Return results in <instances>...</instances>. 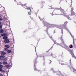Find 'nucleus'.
I'll return each instance as SVG.
<instances>
[{"label":"nucleus","instance_id":"obj_38","mask_svg":"<svg viewBox=\"0 0 76 76\" xmlns=\"http://www.w3.org/2000/svg\"><path fill=\"white\" fill-rule=\"evenodd\" d=\"M43 64L44 65H45V63H44Z\"/></svg>","mask_w":76,"mask_h":76},{"label":"nucleus","instance_id":"obj_27","mask_svg":"<svg viewBox=\"0 0 76 76\" xmlns=\"http://www.w3.org/2000/svg\"><path fill=\"white\" fill-rule=\"evenodd\" d=\"M28 14L29 15H31V12H28Z\"/></svg>","mask_w":76,"mask_h":76},{"label":"nucleus","instance_id":"obj_18","mask_svg":"<svg viewBox=\"0 0 76 76\" xmlns=\"http://www.w3.org/2000/svg\"><path fill=\"white\" fill-rule=\"evenodd\" d=\"M69 47L70 48H73V45H70L69 46Z\"/></svg>","mask_w":76,"mask_h":76},{"label":"nucleus","instance_id":"obj_22","mask_svg":"<svg viewBox=\"0 0 76 76\" xmlns=\"http://www.w3.org/2000/svg\"><path fill=\"white\" fill-rule=\"evenodd\" d=\"M73 10H74V8L72 7L71 8V12L73 11Z\"/></svg>","mask_w":76,"mask_h":76},{"label":"nucleus","instance_id":"obj_34","mask_svg":"<svg viewBox=\"0 0 76 76\" xmlns=\"http://www.w3.org/2000/svg\"><path fill=\"white\" fill-rule=\"evenodd\" d=\"M0 25H1V22H0Z\"/></svg>","mask_w":76,"mask_h":76},{"label":"nucleus","instance_id":"obj_45","mask_svg":"<svg viewBox=\"0 0 76 76\" xmlns=\"http://www.w3.org/2000/svg\"><path fill=\"white\" fill-rule=\"evenodd\" d=\"M0 38H1V36H0Z\"/></svg>","mask_w":76,"mask_h":76},{"label":"nucleus","instance_id":"obj_4","mask_svg":"<svg viewBox=\"0 0 76 76\" xmlns=\"http://www.w3.org/2000/svg\"><path fill=\"white\" fill-rule=\"evenodd\" d=\"M72 37L73 38V44H74V47H75V48H76V45L75 43V38H74V37L73 36H72Z\"/></svg>","mask_w":76,"mask_h":76},{"label":"nucleus","instance_id":"obj_13","mask_svg":"<svg viewBox=\"0 0 76 76\" xmlns=\"http://www.w3.org/2000/svg\"><path fill=\"white\" fill-rule=\"evenodd\" d=\"M4 47H6V48H10V46L7 45H5Z\"/></svg>","mask_w":76,"mask_h":76},{"label":"nucleus","instance_id":"obj_1","mask_svg":"<svg viewBox=\"0 0 76 76\" xmlns=\"http://www.w3.org/2000/svg\"><path fill=\"white\" fill-rule=\"evenodd\" d=\"M43 24L45 26H47V28L46 29L47 30H48V29L50 28H52L53 26V24H50L49 25V24L47 22H45V23H43Z\"/></svg>","mask_w":76,"mask_h":76},{"label":"nucleus","instance_id":"obj_12","mask_svg":"<svg viewBox=\"0 0 76 76\" xmlns=\"http://www.w3.org/2000/svg\"><path fill=\"white\" fill-rule=\"evenodd\" d=\"M7 38H8V37L7 36L4 37H3V39H5V40L6 39H7Z\"/></svg>","mask_w":76,"mask_h":76},{"label":"nucleus","instance_id":"obj_6","mask_svg":"<svg viewBox=\"0 0 76 76\" xmlns=\"http://www.w3.org/2000/svg\"><path fill=\"white\" fill-rule=\"evenodd\" d=\"M5 57V56L4 55L1 56H0V60H2L3 58Z\"/></svg>","mask_w":76,"mask_h":76},{"label":"nucleus","instance_id":"obj_2","mask_svg":"<svg viewBox=\"0 0 76 76\" xmlns=\"http://www.w3.org/2000/svg\"><path fill=\"white\" fill-rule=\"evenodd\" d=\"M56 9L57 10H60L62 12L63 15H64L65 16H67V13L66 12V11H65L64 10L62 9L61 7H60V8H56Z\"/></svg>","mask_w":76,"mask_h":76},{"label":"nucleus","instance_id":"obj_5","mask_svg":"<svg viewBox=\"0 0 76 76\" xmlns=\"http://www.w3.org/2000/svg\"><path fill=\"white\" fill-rule=\"evenodd\" d=\"M4 42L5 43H6V44H7V43H9V42H10V41L8 39H7L6 40H5Z\"/></svg>","mask_w":76,"mask_h":76},{"label":"nucleus","instance_id":"obj_33","mask_svg":"<svg viewBox=\"0 0 76 76\" xmlns=\"http://www.w3.org/2000/svg\"><path fill=\"white\" fill-rule=\"evenodd\" d=\"M61 33H62V34H63V31H62Z\"/></svg>","mask_w":76,"mask_h":76},{"label":"nucleus","instance_id":"obj_41","mask_svg":"<svg viewBox=\"0 0 76 76\" xmlns=\"http://www.w3.org/2000/svg\"><path fill=\"white\" fill-rule=\"evenodd\" d=\"M62 64V65L63 64Z\"/></svg>","mask_w":76,"mask_h":76},{"label":"nucleus","instance_id":"obj_30","mask_svg":"<svg viewBox=\"0 0 76 76\" xmlns=\"http://www.w3.org/2000/svg\"><path fill=\"white\" fill-rule=\"evenodd\" d=\"M3 74L0 73V76H3Z\"/></svg>","mask_w":76,"mask_h":76},{"label":"nucleus","instance_id":"obj_36","mask_svg":"<svg viewBox=\"0 0 76 76\" xmlns=\"http://www.w3.org/2000/svg\"><path fill=\"white\" fill-rule=\"evenodd\" d=\"M72 60V59H70V62H71V60Z\"/></svg>","mask_w":76,"mask_h":76},{"label":"nucleus","instance_id":"obj_20","mask_svg":"<svg viewBox=\"0 0 76 76\" xmlns=\"http://www.w3.org/2000/svg\"><path fill=\"white\" fill-rule=\"evenodd\" d=\"M4 51H7V50H8V48H5L4 49Z\"/></svg>","mask_w":76,"mask_h":76},{"label":"nucleus","instance_id":"obj_8","mask_svg":"<svg viewBox=\"0 0 76 76\" xmlns=\"http://www.w3.org/2000/svg\"><path fill=\"white\" fill-rule=\"evenodd\" d=\"M34 70L35 71H37L38 72H41V70H38L37 68L36 67H35L34 69Z\"/></svg>","mask_w":76,"mask_h":76},{"label":"nucleus","instance_id":"obj_23","mask_svg":"<svg viewBox=\"0 0 76 76\" xmlns=\"http://www.w3.org/2000/svg\"><path fill=\"white\" fill-rule=\"evenodd\" d=\"M3 67V66L2 65H0V68H2Z\"/></svg>","mask_w":76,"mask_h":76},{"label":"nucleus","instance_id":"obj_14","mask_svg":"<svg viewBox=\"0 0 76 76\" xmlns=\"http://www.w3.org/2000/svg\"><path fill=\"white\" fill-rule=\"evenodd\" d=\"M72 69L73 72H74L76 74V69L74 68H72Z\"/></svg>","mask_w":76,"mask_h":76},{"label":"nucleus","instance_id":"obj_9","mask_svg":"<svg viewBox=\"0 0 76 76\" xmlns=\"http://www.w3.org/2000/svg\"><path fill=\"white\" fill-rule=\"evenodd\" d=\"M4 31L3 29H1L0 30V34H3Z\"/></svg>","mask_w":76,"mask_h":76},{"label":"nucleus","instance_id":"obj_25","mask_svg":"<svg viewBox=\"0 0 76 76\" xmlns=\"http://www.w3.org/2000/svg\"><path fill=\"white\" fill-rule=\"evenodd\" d=\"M1 71V72L2 73H5V71L4 70H2Z\"/></svg>","mask_w":76,"mask_h":76},{"label":"nucleus","instance_id":"obj_42","mask_svg":"<svg viewBox=\"0 0 76 76\" xmlns=\"http://www.w3.org/2000/svg\"><path fill=\"white\" fill-rule=\"evenodd\" d=\"M62 37H63V36H62V37H61L62 38Z\"/></svg>","mask_w":76,"mask_h":76},{"label":"nucleus","instance_id":"obj_11","mask_svg":"<svg viewBox=\"0 0 76 76\" xmlns=\"http://www.w3.org/2000/svg\"><path fill=\"white\" fill-rule=\"evenodd\" d=\"M6 35H7V34L6 33H3L1 34V36L2 37L6 36Z\"/></svg>","mask_w":76,"mask_h":76},{"label":"nucleus","instance_id":"obj_43","mask_svg":"<svg viewBox=\"0 0 76 76\" xmlns=\"http://www.w3.org/2000/svg\"><path fill=\"white\" fill-rule=\"evenodd\" d=\"M24 32H26V31H24Z\"/></svg>","mask_w":76,"mask_h":76},{"label":"nucleus","instance_id":"obj_26","mask_svg":"<svg viewBox=\"0 0 76 76\" xmlns=\"http://www.w3.org/2000/svg\"><path fill=\"white\" fill-rule=\"evenodd\" d=\"M27 9L28 10H29H29H30V11L31 12V8H27Z\"/></svg>","mask_w":76,"mask_h":76},{"label":"nucleus","instance_id":"obj_10","mask_svg":"<svg viewBox=\"0 0 76 76\" xmlns=\"http://www.w3.org/2000/svg\"><path fill=\"white\" fill-rule=\"evenodd\" d=\"M75 15V12H74V11H71V15L72 16H73Z\"/></svg>","mask_w":76,"mask_h":76},{"label":"nucleus","instance_id":"obj_29","mask_svg":"<svg viewBox=\"0 0 76 76\" xmlns=\"http://www.w3.org/2000/svg\"><path fill=\"white\" fill-rule=\"evenodd\" d=\"M3 69L2 68H0V71H2Z\"/></svg>","mask_w":76,"mask_h":76},{"label":"nucleus","instance_id":"obj_21","mask_svg":"<svg viewBox=\"0 0 76 76\" xmlns=\"http://www.w3.org/2000/svg\"><path fill=\"white\" fill-rule=\"evenodd\" d=\"M68 23V22L67 21H66L65 22H64V25H67V23Z\"/></svg>","mask_w":76,"mask_h":76},{"label":"nucleus","instance_id":"obj_31","mask_svg":"<svg viewBox=\"0 0 76 76\" xmlns=\"http://www.w3.org/2000/svg\"><path fill=\"white\" fill-rule=\"evenodd\" d=\"M2 64V63L1 62H0V65H1V64Z\"/></svg>","mask_w":76,"mask_h":76},{"label":"nucleus","instance_id":"obj_40","mask_svg":"<svg viewBox=\"0 0 76 76\" xmlns=\"http://www.w3.org/2000/svg\"><path fill=\"white\" fill-rule=\"evenodd\" d=\"M59 72L61 73V71H59Z\"/></svg>","mask_w":76,"mask_h":76},{"label":"nucleus","instance_id":"obj_48","mask_svg":"<svg viewBox=\"0 0 76 76\" xmlns=\"http://www.w3.org/2000/svg\"><path fill=\"white\" fill-rule=\"evenodd\" d=\"M51 62H50V63H51Z\"/></svg>","mask_w":76,"mask_h":76},{"label":"nucleus","instance_id":"obj_44","mask_svg":"<svg viewBox=\"0 0 76 76\" xmlns=\"http://www.w3.org/2000/svg\"><path fill=\"white\" fill-rule=\"evenodd\" d=\"M70 19V18H69H69H68V19Z\"/></svg>","mask_w":76,"mask_h":76},{"label":"nucleus","instance_id":"obj_28","mask_svg":"<svg viewBox=\"0 0 76 76\" xmlns=\"http://www.w3.org/2000/svg\"><path fill=\"white\" fill-rule=\"evenodd\" d=\"M4 61H7V59L6 58H5L4 59Z\"/></svg>","mask_w":76,"mask_h":76},{"label":"nucleus","instance_id":"obj_46","mask_svg":"<svg viewBox=\"0 0 76 76\" xmlns=\"http://www.w3.org/2000/svg\"><path fill=\"white\" fill-rule=\"evenodd\" d=\"M14 1H16V0H14Z\"/></svg>","mask_w":76,"mask_h":76},{"label":"nucleus","instance_id":"obj_32","mask_svg":"<svg viewBox=\"0 0 76 76\" xmlns=\"http://www.w3.org/2000/svg\"><path fill=\"white\" fill-rule=\"evenodd\" d=\"M26 4H24V6H26V7H27V6H26Z\"/></svg>","mask_w":76,"mask_h":76},{"label":"nucleus","instance_id":"obj_3","mask_svg":"<svg viewBox=\"0 0 76 76\" xmlns=\"http://www.w3.org/2000/svg\"><path fill=\"white\" fill-rule=\"evenodd\" d=\"M44 4H45V1H42L40 2V7L41 8H43Z\"/></svg>","mask_w":76,"mask_h":76},{"label":"nucleus","instance_id":"obj_47","mask_svg":"<svg viewBox=\"0 0 76 76\" xmlns=\"http://www.w3.org/2000/svg\"><path fill=\"white\" fill-rule=\"evenodd\" d=\"M43 58H44V56H43Z\"/></svg>","mask_w":76,"mask_h":76},{"label":"nucleus","instance_id":"obj_7","mask_svg":"<svg viewBox=\"0 0 76 76\" xmlns=\"http://www.w3.org/2000/svg\"><path fill=\"white\" fill-rule=\"evenodd\" d=\"M1 55H5L6 54V53L5 52L3 51H1Z\"/></svg>","mask_w":76,"mask_h":76},{"label":"nucleus","instance_id":"obj_15","mask_svg":"<svg viewBox=\"0 0 76 76\" xmlns=\"http://www.w3.org/2000/svg\"><path fill=\"white\" fill-rule=\"evenodd\" d=\"M8 63L6 61H4L3 62V64H7Z\"/></svg>","mask_w":76,"mask_h":76},{"label":"nucleus","instance_id":"obj_19","mask_svg":"<svg viewBox=\"0 0 76 76\" xmlns=\"http://www.w3.org/2000/svg\"><path fill=\"white\" fill-rule=\"evenodd\" d=\"M5 67H7V68H9L10 67L9 65H6L5 66Z\"/></svg>","mask_w":76,"mask_h":76},{"label":"nucleus","instance_id":"obj_37","mask_svg":"<svg viewBox=\"0 0 76 76\" xmlns=\"http://www.w3.org/2000/svg\"><path fill=\"white\" fill-rule=\"evenodd\" d=\"M39 19H41V18H40V17H39Z\"/></svg>","mask_w":76,"mask_h":76},{"label":"nucleus","instance_id":"obj_35","mask_svg":"<svg viewBox=\"0 0 76 76\" xmlns=\"http://www.w3.org/2000/svg\"><path fill=\"white\" fill-rule=\"evenodd\" d=\"M54 73H57V72H54Z\"/></svg>","mask_w":76,"mask_h":76},{"label":"nucleus","instance_id":"obj_17","mask_svg":"<svg viewBox=\"0 0 76 76\" xmlns=\"http://www.w3.org/2000/svg\"><path fill=\"white\" fill-rule=\"evenodd\" d=\"M37 61H35V63H34V65L35 67H36L37 66Z\"/></svg>","mask_w":76,"mask_h":76},{"label":"nucleus","instance_id":"obj_24","mask_svg":"<svg viewBox=\"0 0 76 76\" xmlns=\"http://www.w3.org/2000/svg\"><path fill=\"white\" fill-rule=\"evenodd\" d=\"M3 27V26L1 25H0V29H1Z\"/></svg>","mask_w":76,"mask_h":76},{"label":"nucleus","instance_id":"obj_39","mask_svg":"<svg viewBox=\"0 0 76 76\" xmlns=\"http://www.w3.org/2000/svg\"><path fill=\"white\" fill-rule=\"evenodd\" d=\"M53 0H50V1H51Z\"/></svg>","mask_w":76,"mask_h":76},{"label":"nucleus","instance_id":"obj_16","mask_svg":"<svg viewBox=\"0 0 76 76\" xmlns=\"http://www.w3.org/2000/svg\"><path fill=\"white\" fill-rule=\"evenodd\" d=\"M11 52H12V50H8L7 51V53H10Z\"/></svg>","mask_w":76,"mask_h":76}]
</instances>
